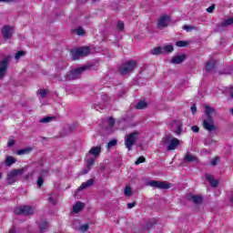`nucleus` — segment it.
I'll return each instance as SVG.
<instances>
[{
	"mask_svg": "<svg viewBox=\"0 0 233 233\" xmlns=\"http://www.w3.org/2000/svg\"><path fill=\"white\" fill-rule=\"evenodd\" d=\"M137 66V63L136 62V60H129L119 66L118 68L119 75L128 76V74L134 72V69Z\"/></svg>",
	"mask_w": 233,
	"mask_h": 233,
	"instance_id": "obj_1",
	"label": "nucleus"
},
{
	"mask_svg": "<svg viewBox=\"0 0 233 233\" xmlns=\"http://www.w3.org/2000/svg\"><path fill=\"white\" fill-rule=\"evenodd\" d=\"M24 172H26V167L12 169L8 172L6 176L7 185H14L17 181V176H23Z\"/></svg>",
	"mask_w": 233,
	"mask_h": 233,
	"instance_id": "obj_2",
	"label": "nucleus"
},
{
	"mask_svg": "<svg viewBox=\"0 0 233 233\" xmlns=\"http://www.w3.org/2000/svg\"><path fill=\"white\" fill-rule=\"evenodd\" d=\"M163 143L164 145H167V150L170 151L176 150L177 147H179V145L181 144V141L170 135H167L163 138Z\"/></svg>",
	"mask_w": 233,
	"mask_h": 233,
	"instance_id": "obj_3",
	"label": "nucleus"
},
{
	"mask_svg": "<svg viewBox=\"0 0 233 233\" xmlns=\"http://www.w3.org/2000/svg\"><path fill=\"white\" fill-rule=\"evenodd\" d=\"M86 68H88V66H81V67H78L76 69H71L65 76L66 81H74L76 79H79L81 74H83V72H85V70H86Z\"/></svg>",
	"mask_w": 233,
	"mask_h": 233,
	"instance_id": "obj_4",
	"label": "nucleus"
},
{
	"mask_svg": "<svg viewBox=\"0 0 233 233\" xmlns=\"http://www.w3.org/2000/svg\"><path fill=\"white\" fill-rule=\"evenodd\" d=\"M138 137H139V132L137 131H134L127 135L125 137L126 148H127V150H132V147H134V145L137 143Z\"/></svg>",
	"mask_w": 233,
	"mask_h": 233,
	"instance_id": "obj_5",
	"label": "nucleus"
},
{
	"mask_svg": "<svg viewBox=\"0 0 233 233\" xmlns=\"http://www.w3.org/2000/svg\"><path fill=\"white\" fill-rule=\"evenodd\" d=\"M35 213V210L31 206H21L15 209L16 216H32Z\"/></svg>",
	"mask_w": 233,
	"mask_h": 233,
	"instance_id": "obj_6",
	"label": "nucleus"
},
{
	"mask_svg": "<svg viewBox=\"0 0 233 233\" xmlns=\"http://www.w3.org/2000/svg\"><path fill=\"white\" fill-rule=\"evenodd\" d=\"M147 185L153 187V188H159L160 190H168L171 187L170 183L159 180H150L147 182Z\"/></svg>",
	"mask_w": 233,
	"mask_h": 233,
	"instance_id": "obj_7",
	"label": "nucleus"
},
{
	"mask_svg": "<svg viewBox=\"0 0 233 233\" xmlns=\"http://www.w3.org/2000/svg\"><path fill=\"white\" fill-rule=\"evenodd\" d=\"M8 65H10V56H5L0 61V79H3L6 76V70H8Z\"/></svg>",
	"mask_w": 233,
	"mask_h": 233,
	"instance_id": "obj_8",
	"label": "nucleus"
},
{
	"mask_svg": "<svg viewBox=\"0 0 233 233\" xmlns=\"http://www.w3.org/2000/svg\"><path fill=\"white\" fill-rule=\"evenodd\" d=\"M102 104L96 105L94 106L95 110H103V108H106L108 103H110V96L108 94L104 93L101 96Z\"/></svg>",
	"mask_w": 233,
	"mask_h": 233,
	"instance_id": "obj_9",
	"label": "nucleus"
},
{
	"mask_svg": "<svg viewBox=\"0 0 233 233\" xmlns=\"http://www.w3.org/2000/svg\"><path fill=\"white\" fill-rule=\"evenodd\" d=\"M2 35L4 39H11L14 35V27L11 25H4L2 28Z\"/></svg>",
	"mask_w": 233,
	"mask_h": 233,
	"instance_id": "obj_10",
	"label": "nucleus"
},
{
	"mask_svg": "<svg viewBox=\"0 0 233 233\" xmlns=\"http://www.w3.org/2000/svg\"><path fill=\"white\" fill-rule=\"evenodd\" d=\"M233 17L224 20L221 24L217 25L216 32H223L227 26H232Z\"/></svg>",
	"mask_w": 233,
	"mask_h": 233,
	"instance_id": "obj_11",
	"label": "nucleus"
},
{
	"mask_svg": "<svg viewBox=\"0 0 233 233\" xmlns=\"http://www.w3.org/2000/svg\"><path fill=\"white\" fill-rule=\"evenodd\" d=\"M203 127L205 130L208 132H214L216 130V126L214 125V118H207L203 121Z\"/></svg>",
	"mask_w": 233,
	"mask_h": 233,
	"instance_id": "obj_12",
	"label": "nucleus"
},
{
	"mask_svg": "<svg viewBox=\"0 0 233 233\" xmlns=\"http://www.w3.org/2000/svg\"><path fill=\"white\" fill-rule=\"evenodd\" d=\"M187 199L194 203V205H201V203H203V197L199 195L188 194L187 195Z\"/></svg>",
	"mask_w": 233,
	"mask_h": 233,
	"instance_id": "obj_13",
	"label": "nucleus"
},
{
	"mask_svg": "<svg viewBox=\"0 0 233 233\" xmlns=\"http://www.w3.org/2000/svg\"><path fill=\"white\" fill-rule=\"evenodd\" d=\"M170 22V16L164 15L157 21L158 28H167L168 23Z\"/></svg>",
	"mask_w": 233,
	"mask_h": 233,
	"instance_id": "obj_14",
	"label": "nucleus"
},
{
	"mask_svg": "<svg viewBox=\"0 0 233 233\" xmlns=\"http://www.w3.org/2000/svg\"><path fill=\"white\" fill-rule=\"evenodd\" d=\"M46 176H48V170L42 169L36 181L38 188H41V187H43V185L45 184V177H46Z\"/></svg>",
	"mask_w": 233,
	"mask_h": 233,
	"instance_id": "obj_15",
	"label": "nucleus"
},
{
	"mask_svg": "<svg viewBox=\"0 0 233 233\" xmlns=\"http://www.w3.org/2000/svg\"><path fill=\"white\" fill-rule=\"evenodd\" d=\"M101 154V146L93 147L88 151L87 156H94L93 157H99V155Z\"/></svg>",
	"mask_w": 233,
	"mask_h": 233,
	"instance_id": "obj_16",
	"label": "nucleus"
},
{
	"mask_svg": "<svg viewBox=\"0 0 233 233\" xmlns=\"http://www.w3.org/2000/svg\"><path fill=\"white\" fill-rule=\"evenodd\" d=\"M74 132V126L66 124L64 126L63 130L61 131V136H69Z\"/></svg>",
	"mask_w": 233,
	"mask_h": 233,
	"instance_id": "obj_17",
	"label": "nucleus"
},
{
	"mask_svg": "<svg viewBox=\"0 0 233 233\" xmlns=\"http://www.w3.org/2000/svg\"><path fill=\"white\" fill-rule=\"evenodd\" d=\"M49 227L50 223L46 220H43L38 223V228L40 233H45L46 230H48Z\"/></svg>",
	"mask_w": 233,
	"mask_h": 233,
	"instance_id": "obj_18",
	"label": "nucleus"
},
{
	"mask_svg": "<svg viewBox=\"0 0 233 233\" xmlns=\"http://www.w3.org/2000/svg\"><path fill=\"white\" fill-rule=\"evenodd\" d=\"M185 59H187V56L185 55L177 56L172 58L171 63L173 65H181Z\"/></svg>",
	"mask_w": 233,
	"mask_h": 233,
	"instance_id": "obj_19",
	"label": "nucleus"
},
{
	"mask_svg": "<svg viewBox=\"0 0 233 233\" xmlns=\"http://www.w3.org/2000/svg\"><path fill=\"white\" fill-rule=\"evenodd\" d=\"M206 179L210 183V186L213 187V188H216L218 185H219V182L214 179V176L210 174H206Z\"/></svg>",
	"mask_w": 233,
	"mask_h": 233,
	"instance_id": "obj_20",
	"label": "nucleus"
},
{
	"mask_svg": "<svg viewBox=\"0 0 233 233\" xmlns=\"http://www.w3.org/2000/svg\"><path fill=\"white\" fill-rule=\"evenodd\" d=\"M205 108V115L207 116V119H213L212 114H216V109L208 106H206Z\"/></svg>",
	"mask_w": 233,
	"mask_h": 233,
	"instance_id": "obj_21",
	"label": "nucleus"
},
{
	"mask_svg": "<svg viewBox=\"0 0 233 233\" xmlns=\"http://www.w3.org/2000/svg\"><path fill=\"white\" fill-rule=\"evenodd\" d=\"M92 185H94V178H90L86 182L82 183L78 190H85V188H89Z\"/></svg>",
	"mask_w": 233,
	"mask_h": 233,
	"instance_id": "obj_22",
	"label": "nucleus"
},
{
	"mask_svg": "<svg viewBox=\"0 0 233 233\" xmlns=\"http://www.w3.org/2000/svg\"><path fill=\"white\" fill-rule=\"evenodd\" d=\"M96 159L97 158H96L95 157H90V155H86V167L89 168H92Z\"/></svg>",
	"mask_w": 233,
	"mask_h": 233,
	"instance_id": "obj_23",
	"label": "nucleus"
},
{
	"mask_svg": "<svg viewBox=\"0 0 233 233\" xmlns=\"http://www.w3.org/2000/svg\"><path fill=\"white\" fill-rule=\"evenodd\" d=\"M83 208H85V204H83L82 202H77L76 205L73 206V212H75V214H79V212H81Z\"/></svg>",
	"mask_w": 233,
	"mask_h": 233,
	"instance_id": "obj_24",
	"label": "nucleus"
},
{
	"mask_svg": "<svg viewBox=\"0 0 233 233\" xmlns=\"http://www.w3.org/2000/svg\"><path fill=\"white\" fill-rule=\"evenodd\" d=\"M17 160L12 156L5 157V167H12Z\"/></svg>",
	"mask_w": 233,
	"mask_h": 233,
	"instance_id": "obj_25",
	"label": "nucleus"
},
{
	"mask_svg": "<svg viewBox=\"0 0 233 233\" xmlns=\"http://www.w3.org/2000/svg\"><path fill=\"white\" fill-rule=\"evenodd\" d=\"M78 54L82 56V57H86L90 54V47H79Z\"/></svg>",
	"mask_w": 233,
	"mask_h": 233,
	"instance_id": "obj_26",
	"label": "nucleus"
},
{
	"mask_svg": "<svg viewBox=\"0 0 233 233\" xmlns=\"http://www.w3.org/2000/svg\"><path fill=\"white\" fill-rule=\"evenodd\" d=\"M33 148L32 147H25L22 148L16 151L17 156H25L26 154H30L32 152Z\"/></svg>",
	"mask_w": 233,
	"mask_h": 233,
	"instance_id": "obj_27",
	"label": "nucleus"
},
{
	"mask_svg": "<svg viewBox=\"0 0 233 233\" xmlns=\"http://www.w3.org/2000/svg\"><path fill=\"white\" fill-rule=\"evenodd\" d=\"M214 68H216V61L215 60H211L206 64L207 72H212V70H214Z\"/></svg>",
	"mask_w": 233,
	"mask_h": 233,
	"instance_id": "obj_28",
	"label": "nucleus"
},
{
	"mask_svg": "<svg viewBox=\"0 0 233 233\" xmlns=\"http://www.w3.org/2000/svg\"><path fill=\"white\" fill-rule=\"evenodd\" d=\"M152 56H159L161 54H164V49L161 46L155 47L153 50H151Z\"/></svg>",
	"mask_w": 233,
	"mask_h": 233,
	"instance_id": "obj_29",
	"label": "nucleus"
},
{
	"mask_svg": "<svg viewBox=\"0 0 233 233\" xmlns=\"http://www.w3.org/2000/svg\"><path fill=\"white\" fill-rule=\"evenodd\" d=\"M71 56H72L73 59H74V61L79 59V57H83L82 55H80L78 48L75 49V50H72L71 51Z\"/></svg>",
	"mask_w": 233,
	"mask_h": 233,
	"instance_id": "obj_30",
	"label": "nucleus"
},
{
	"mask_svg": "<svg viewBox=\"0 0 233 233\" xmlns=\"http://www.w3.org/2000/svg\"><path fill=\"white\" fill-rule=\"evenodd\" d=\"M148 106V104L147 102L140 101L136 105L137 110H143Z\"/></svg>",
	"mask_w": 233,
	"mask_h": 233,
	"instance_id": "obj_31",
	"label": "nucleus"
},
{
	"mask_svg": "<svg viewBox=\"0 0 233 233\" xmlns=\"http://www.w3.org/2000/svg\"><path fill=\"white\" fill-rule=\"evenodd\" d=\"M184 161L186 163H192V161H196V157L193 155L187 154L184 157Z\"/></svg>",
	"mask_w": 233,
	"mask_h": 233,
	"instance_id": "obj_32",
	"label": "nucleus"
},
{
	"mask_svg": "<svg viewBox=\"0 0 233 233\" xmlns=\"http://www.w3.org/2000/svg\"><path fill=\"white\" fill-rule=\"evenodd\" d=\"M176 46H178V48H184L185 46H188V42L187 41H177L176 42Z\"/></svg>",
	"mask_w": 233,
	"mask_h": 233,
	"instance_id": "obj_33",
	"label": "nucleus"
},
{
	"mask_svg": "<svg viewBox=\"0 0 233 233\" xmlns=\"http://www.w3.org/2000/svg\"><path fill=\"white\" fill-rule=\"evenodd\" d=\"M175 128L177 129L175 130V134H177V136H181V132H183V126L181 124H177Z\"/></svg>",
	"mask_w": 233,
	"mask_h": 233,
	"instance_id": "obj_34",
	"label": "nucleus"
},
{
	"mask_svg": "<svg viewBox=\"0 0 233 233\" xmlns=\"http://www.w3.org/2000/svg\"><path fill=\"white\" fill-rule=\"evenodd\" d=\"M116 145H117V139H112L107 143L106 149L110 150V148H112V147H116Z\"/></svg>",
	"mask_w": 233,
	"mask_h": 233,
	"instance_id": "obj_35",
	"label": "nucleus"
},
{
	"mask_svg": "<svg viewBox=\"0 0 233 233\" xmlns=\"http://www.w3.org/2000/svg\"><path fill=\"white\" fill-rule=\"evenodd\" d=\"M124 194L127 198H130L132 196V187H130V186L126 187L124 189Z\"/></svg>",
	"mask_w": 233,
	"mask_h": 233,
	"instance_id": "obj_36",
	"label": "nucleus"
},
{
	"mask_svg": "<svg viewBox=\"0 0 233 233\" xmlns=\"http://www.w3.org/2000/svg\"><path fill=\"white\" fill-rule=\"evenodd\" d=\"M164 52H167V54H170L171 52H174V46L172 45L165 46L163 48Z\"/></svg>",
	"mask_w": 233,
	"mask_h": 233,
	"instance_id": "obj_37",
	"label": "nucleus"
},
{
	"mask_svg": "<svg viewBox=\"0 0 233 233\" xmlns=\"http://www.w3.org/2000/svg\"><path fill=\"white\" fill-rule=\"evenodd\" d=\"M48 201L51 205H57V200L56 199V197H54V194L49 195Z\"/></svg>",
	"mask_w": 233,
	"mask_h": 233,
	"instance_id": "obj_38",
	"label": "nucleus"
},
{
	"mask_svg": "<svg viewBox=\"0 0 233 233\" xmlns=\"http://www.w3.org/2000/svg\"><path fill=\"white\" fill-rule=\"evenodd\" d=\"M37 94H39V96H40V97L42 98V99H45V97H46V89H39L38 91H37Z\"/></svg>",
	"mask_w": 233,
	"mask_h": 233,
	"instance_id": "obj_39",
	"label": "nucleus"
},
{
	"mask_svg": "<svg viewBox=\"0 0 233 233\" xmlns=\"http://www.w3.org/2000/svg\"><path fill=\"white\" fill-rule=\"evenodd\" d=\"M23 56H25V51H18L15 55V59H16V61H19V59H21V57H23Z\"/></svg>",
	"mask_w": 233,
	"mask_h": 233,
	"instance_id": "obj_40",
	"label": "nucleus"
},
{
	"mask_svg": "<svg viewBox=\"0 0 233 233\" xmlns=\"http://www.w3.org/2000/svg\"><path fill=\"white\" fill-rule=\"evenodd\" d=\"M145 161H147V158H145V157H139L136 160L135 165H141V163H145Z\"/></svg>",
	"mask_w": 233,
	"mask_h": 233,
	"instance_id": "obj_41",
	"label": "nucleus"
},
{
	"mask_svg": "<svg viewBox=\"0 0 233 233\" xmlns=\"http://www.w3.org/2000/svg\"><path fill=\"white\" fill-rule=\"evenodd\" d=\"M54 119L52 116H46L40 120V123H50Z\"/></svg>",
	"mask_w": 233,
	"mask_h": 233,
	"instance_id": "obj_42",
	"label": "nucleus"
},
{
	"mask_svg": "<svg viewBox=\"0 0 233 233\" xmlns=\"http://www.w3.org/2000/svg\"><path fill=\"white\" fill-rule=\"evenodd\" d=\"M76 33L77 35H85V29L83 27H78L76 29Z\"/></svg>",
	"mask_w": 233,
	"mask_h": 233,
	"instance_id": "obj_43",
	"label": "nucleus"
},
{
	"mask_svg": "<svg viewBox=\"0 0 233 233\" xmlns=\"http://www.w3.org/2000/svg\"><path fill=\"white\" fill-rule=\"evenodd\" d=\"M116 28H118V30H123V28H125V23H123V21H118L116 24Z\"/></svg>",
	"mask_w": 233,
	"mask_h": 233,
	"instance_id": "obj_44",
	"label": "nucleus"
},
{
	"mask_svg": "<svg viewBox=\"0 0 233 233\" xmlns=\"http://www.w3.org/2000/svg\"><path fill=\"white\" fill-rule=\"evenodd\" d=\"M218 161H219V157H216L215 158H213L210 162V165L212 167H216V165H218Z\"/></svg>",
	"mask_w": 233,
	"mask_h": 233,
	"instance_id": "obj_45",
	"label": "nucleus"
},
{
	"mask_svg": "<svg viewBox=\"0 0 233 233\" xmlns=\"http://www.w3.org/2000/svg\"><path fill=\"white\" fill-rule=\"evenodd\" d=\"M108 125H109V127H114V125H116V119H114V117L110 116L108 118Z\"/></svg>",
	"mask_w": 233,
	"mask_h": 233,
	"instance_id": "obj_46",
	"label": "nucleus"
},
{
	"mask_svg": "<svg viewBox=\"0 0 233 233\" xmlns=\"http://www.w3.org/2000/svg\"><path fill=\"white\" fill-rule=\"evenodd\" d=\"M88 228H89L88 224H85V225H82V226L80 227L81 232H86V231L88 230Z\"/></svg>",
	"mask_w": 233,
	"mask_h": 233,
	"instance_id": "obj_47",
	"label": "nucleus"
},
{
	"mask_svg": "<svg viewBox=\"0 0 233 233\" xmlns=\"http://www.w3.org/2000/svg\"><path fill=\"white\" fill-rule=\"evenodd\" d=\"M215 9H216V5H210L209 7L207 8V12H208V14H212Z\"/></svg>",
	"mask_w": 233,
	"mask_h": 233,
	"instance_id": "obj_48",
	"label": "nucleus"
},
{
	"mask_svg": "<svg viewBox=\"0 0 233 233\" xmlns=\"http://www.w3.org/2000/svg\"><path fill=\"white\" fill-rule=\"evenodd\" d=\"M183 28L187 32H190V30H194L195 27L194 26H190V25H184Z\"/></svg>",
	"mask_w": 233,
	"mask_h": 233,
	"instance_id": "obj_49",
	"label": "nucleus"
},
{
	"mask_svg": "<svg viewBox=\"0 0 233 233\" xmlns=\"http://www.w3.org/2000/svg\"><path fill=\"white\" fill-rule=\"evenodd\" d=\"M34 176V173H28L27 175H25V177H24V179L25 180V181H28L29 179H30V177H32Z\"/></svg>",
	"mask_w": 233,
	"mask_h": 233,
	"instance_id": "obj_50",
	"label": "nucleus"
},
{
	"mask_svg": "<svg viewBox=\"0 0 233 233\" xmlns=\"http://www.w3.org/2000/svg\"><path fill=\"white\" fill-rule=\"evenodd\" d=\"M191 130L192 132H195L198 134V132H199V127L198 126H193L191 127Z\"/></svg>",
	"mask_w": 233,
	"mask_h": 233,
	"instance_id": "obj_51",
	"label": "nucleus"
},
{
	"mask_svg": "<svg viewBox=\"0 0 233 233\" xmlns=\"http://www.w3.org/2000/svg\"><path fill=\"white\" fill-rule=\"evenodd\" d=\"M14 145H15V141H14V139L8 140L7 147H14Z\"/></svg>",
	"mask_w": 233,
	"mask_h": 233,
	"instance_id": "obj_52",
	"label": "nucleus"
},
{
	"mask_svg": "<svg viewBox=\"0 0 233 233\" xmlns=\"http://www.w3.org/2000/svg\"><path fill=\"white\" fill-rule=\"evenodd\" d=\"M232 72H233L232 69H229V70L225 69L224 72L221 74H226V76H230V74H232Z\"/></svg>",
	"mask_w": 233,
	"mask_h": 233,
	"instance_id": "obj_53",
	"label": "nucleus"
},
{
	"mask_svg": "<svg viewBox=\"0 0 233 233\" xmlns=\"http://www.w3.org/2000/svg\"><path fill=\"white\" fill-rule=\"evenodd\" d=\"M191 112H192V114H196V112H198V107H196V105H193L191 106Z\"/></svg>",
	"mask_w": 233,
	"mask_h": 233,
	"instance_id": "obj_54",
	"label": "nucleus"
},
{
	"mask_svg": "<svg viewBox=\"0 0 233 233\" xmlns=\"http://www.w3.org/2000/svg\"><path fill=\"white\" fill-rule=\"evenodd\" d=\"M152 227H154V223H147V225H146V228L148 230V229H150V228H152Z\"/></svg>",
	"mask_w": 233,
	"mask_h": 233,
	"instance_id": "obj_55",
	"label": "nucleus"
},
{
	"mask_svg": "<svg viewBox=\"0 0 233 233\" xmlns=\"http://www.w3.org/2000/svg\"><path fill=\"white\" fill-rule=\"evenodd\" d=\"M92 168L87 166L86 169L83 170V174H88Z\"/></svg>",
	"mask_w": 233,
	"mask_h": 233,
	"instance_id": "obj_56",
	"label": "nucleus"
},
{
	"mask_svg": "<svg viewBox=\"0 0 233 233\" xmlns=\"http://www.w3.org/2000/svg\"><path fill=\"white\" fill-rule=\"evenodd\" d=\"M136 207V203H128L127 204V208H134Z\"/></svg>",
	"mask_w": 233,
	"mask_h": 233,
	"instance_id": "obj_57",
	"label": "nucleus"
},
{
	"mask_svg": "<svg viewBox=\"0 0 233 233\" xmlns=\"http://www.w3.org/2000/svg\"><path fill=\"white\" fill-rule=\"evenodd\" d=\"M8 233H17V231L15 230V228H11Z\"/></svg>",
	"mask_w": 233,
	"mask_h": 233,
	"instance_id": "obj_58",
	"label": "nucleus"
},
{
	"mask_svg": "<svg viewBox=\"0 0 233 233\" xmlns=\"http://www.w3.org/2000/svg\"><path fill=\"white\" fill-rule=\"evenodd\" d=\"M12 0H0V3H10Z\"/></svg>",
	"mask_w": 233,
	"mask_h": 233,
	"instance_id": "obj_59",
	"label": "nucleus"
},
{
	"mask_svg": "<svg viewBox=\"0 0 233 233\" xmlns=\"http://www.w3.org/2000/svg\"><path fill=\"white\" fill-rule=\"evenodd\" d=\"M229 95H230L231 97L233 98V87L229 90Z\"/></svg>",
	"mask_w": 233,
	"mask_h": 233,
	"instance_id": "obj_60",
	"label": "nucleus"
},
{
	"mask_svg": "<svg viewBox=\"0 0 233 233\" xmlns=\"http://www.w3.org/2000/svg\"><path fill=\"white\" fill-rule=\"evenodd\" d=\"M229 113L233 116V108L229 109Z\"/></svg>",
	"mask_w": 233,
	"mask_h": 233,
	"instance_id": "obj_61",
	"label": "nucleus"
},
{
	"mask_svg": "<svg viewBox=\"0 0 233 233\" xmlns=\"http://www.w3.org/2000/svg\"><path fill=\"white\" fill-rule=\"evenodd\" d=\"M209 143H212V140H208V142H206V145H208Z\"/></svg>",
	"mask_w": 233,
	"mask_h": 233,
	"instance_id": "obj_62",
	"label": "nucleus"
},
{
	"mask_svg": "<svg viewBox=\"0 0 233 233\" xmlns=\"http://www.w3.org/2000/svg\"><path fill=\"white\" fill-rule=\"evenodd\" d=\"M3 177V173H0V179H2Z\"/></svg>",
	"mask_w": 233,
	"mask_h": 233,
	"instance_id": "obj_63",
	"label": "nucleus"
}]
</instances>
